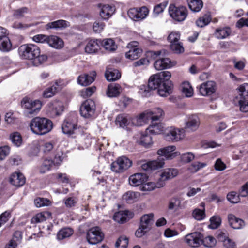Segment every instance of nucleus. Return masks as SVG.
Wrapping results in <instances>:
<instances>
[{"mask_svg": "<svg viewBox=\"0 0 248 248\" xmlns=\"http://www.w3.org/2000/svg\"><path fill=\"white\" fill-rule=\"evenodd\" d=\"M171 73L168 71H162L150 77L148 87L141 86L139 93L144 97L151 94V90L158 89V93L160 96L166 97L172 93L173 85L170 80Z\"/></svg>", "mask_w": 248, "mask_h": 248, "instance_id": "obj_1", "label": "nucleus"}, {"mask_svg": "<svg viewBox=\"0 0 248 248\" xmlns=\"http://www.w3.org/2000/svg\"><path fill=\"white\" fill-rule=\"evenodd\" d=\"M30 126L34 134L43 135L49 132L53 128V123L49 119L36 117L31 122Z\"/></svg>", "mask_w": 248, "mask_h": 248, "instance_id": "obj_2", "label": "nucleus"}, {"mask_svg": "<svg viewBox=\"0 0 248 248\" xmlns=\"http://www.w3.org/2000/svg\"><path fill=\"white\" fill-rule=\"evenodd\" d=\"M21 104L24 115L29 117L36 115L42 107V103L39 100H32L28 97H24Z\"/></svg>", "mask_w": 248, "mask_h": 248, "instance_id": "obj_3", "label": "nucleus"}, {"mask_svg": "<svg viewBox=\"0 0 248 248\" xmlns=\"http://www.w3.org/2000/svg\"><path fill=\"white\" fill-rule=\"evenodd\" d=\"M18 52L22 59L33 60L40 54V49L33 44H24L19 47Z\"/></svg>", "mask_w": 248, "mask_h": 248, "instance_id": "obj_4", "label": "nucleus"}, {"mask_svg": "<svg viewBox=\"0 0 248 248\" xmlns=\"http://www.w3.org/2000/svg\"><path fill=\"white\" fill-rule=\"evenodd\" d=\"M153 218L154 215L152 213L145 214L140 217V226L135 232L136 237L140 238L150 230L154 222Z\"/></svg>", "mask_w": 248, "mask_h": 248, "instance_id": "obj_5", "label": "nucleus"}, {"mask_svg": "<svg viewBox=\"0 0 248 248\" xmlns=\"http://www.w3.org/2000/svg\"><path fill=\"white\" fill-rule=\"evenodd\" d=\"M62 129L63 133L71 136L72 137H77L80 134L81 130L77 128L76 118H67L62 125Z\"/></svg>", "mask_w": 248, "mask_h": 248, "instance_id": "obj_6", "label": "nucleus"}, {"mask_svg": "<svg viewBox=\"0 0 248 248\" xmlns=\"http://www.w3.org/2000/svg\"><path fill=\"white\" fill-rule=\"evenodd\" d=\"M132 162L127 157L122 156L118 157L111 164V170L116 173H122L129 168Z\"/></svg>", "mask_w": 248, "mask_h": 248, "instance_id": "obj_7", "label": "nucleus"}, {"mask_svg": "<svg viewBox=\"0 0 248 248\" xmlns=\"http://www.w3.org/2000/svg\"><path fill=\"white\" fill-rule=\"evenodd\" d=\"M187 10L185 6L176 7L173 4H170L169 7L170 16L177 21H184L187 16Z\"/></svg>", "mask_w": 248, "mask_h": 248, "instance_id": "obj_8", "label": "nucleus"}, {"mask_svg": "<svg viewBox=\"0 0 248 248\" xmlns=\"http://www.w3.org/2000/svg\"><path fill=\"white\" fill-rule=\"evenodd\" d=\"M104 237V233L100 227L98 226L90 228L87 232V240L89 243L92 245H95L101 242Z\"/></svg>", "mask_w": 248, "mask_h": 248, "instance_id": "obj_9", "label": "nucleus"}, {"mask_svg": "<svg viewBox=\"0 0 248 248\" xmlns=\"http://www.w3.org/2000/svg\"><path fill=\"white\" fill-rule=\"evenodd\" d=\"M185 130L175 127H170L164 134V138L167 141L177 142L185 136Z\"/></svg>", "mask_w": 248, "mask_h": 248, "instance_id": "obj_10", "label": "nucleus"}, {"mask_svg": "<svg viewBox=\"0 0 248 248\" xmlns=\"http://www.w3.org/2000/svg\"><path fill=\"white\" fill-rule=\"evenodd\" d=\"M149 10L145 6L140 8H131L128 11L129 17L134 21H140L144 19L148 15Z\"/></svg>", "mask_w": 248, "mask_h": 248, "instance_id": "obj_11", "label": "nucleus"}, {"mask_svg": "<svg viewBox=\"0 0 248 248\" xmlns=\"http://www.w3.org/2000/svg\"><path fill=\"white\" fill-rule=\"evenodd\" d=\"M203 235L198 232H195L186 235L185 237V242L189 246L197 248L202 243Z\"/></svg>", "mask_w": 248, "mask_h": 248, "instance_id": "obj_12", "label": "nucleus"}, {"mask_svg": "<svg viewBox=\"0 0 248 248\" xmlns=\"http://www.w3.org/2000/svg\"><path fill=\"white\" fill-rule=\"evenodd\" d=\"M95 105L94 101L91 99L86 100L80 107V112L84 118H90L94 113Z\"/></svg>", "mask_w": 248, "mask_h": 248, "instance_id": "obj_13", "label": "nucleus"}, {"mask_svg": "<svg viewBox=\"0 0 248 248\" xmlns=\"http://www.w3.org/2000/svg\"><path fill=\"white\" fill-rule=\"evenodd\" d=\"M139 43L137 41L130 42L127 47L129 50L125 53L126 58L133 60L140 57L142 53V50L138 47Z\"/></svg>", "mask_w": 248, "mask_h": 248, "instance_id": "obj_14", "label": "nucleus"}, {"mask_svg": "<svg viewBox=\"0 0 248 248\" xmlns=\"http://www.w3.org/2000/svg\"><path fill=\"white\" fill-rule=\"evenodd\" d=\"M178 170L174 168L165 169L160 174V177L158 180V187H162L165 185V181L172 179L178 174Z\"/></svg>", "mask_w": 248, "mask_h": 248, "instance_id": "obj_15", "label": "nucleus"}, {"mask_svg": "<svg viewBox=\"0 0 248 248\" xmlns=\"http://www.w3.org/2000/svg\"><path fill=\"white\" fill-rule=\"evenodd\" d=\"M176 147L174 145L169 146L158 150L157 153L160 157L166 159H172L180 155V152H175Z\"/></svg>", "mask_w": 248, "mask_h": 248, "instance_id": "obj_16", "label": "nucleus"}, {"mask_svg": "<svg viewBox=\"0 0 248 248\" xmlns=\"http://www.w3.org/2000/svg\"><path fill=\"white\" fill-rule=\"evenodd\" d=\"M64 110L63 103L58 100H54L48 104L49 115L55 117L62 114Z\"/></svg>", "mask_w": 248, "mask_h": 248, "instance_id": "obj_17", "label": "nucleus"}, {"mask_svg": "<svg viewBox=\"0 0 248 248\" xmlns=\"http://www.w3.org/2000/svg\"><path fill=\"white\" fill-rule=\"evenodd\" d=\"M198 89L202 96L210 95L216 92V84L213 81H208L202 84Z\"/></svg>", "mask_w": 248, "mask_h": 248, "instance_id": "obj_18", "label": "nucleus"}, {"mask_svg": "<svg viewBox=\"0 0 248 248\" xmlns=\"http://www.w3.org/2000/svg\"><path fill=\"white\" fill-rule=\"evenodd\" d=\"M164 164V158L159 156L157 160L149 161L141 165L142 170L149 171L152 170H156L163 167Z\"/></svg>", "mask_w": 248, "mask_h": 248, "instance_id": "obj_19", "label": "nucleus"}, {"mask_svg": "<svg viewBox=\"0 0 248 248\" xmlns=\"http://www.w3.org/2000/svg\"><path fill=\"white\" fill-rule=\"evenodd\" d=\"M147 175L143 173H137L131 175L129 178L130 185L133 186H137L143 184L147 181Z\"/></svg>", "mask_w": 248, "mask_h": 248, "instance_id": "obj_20", "label": "nucleus"}, {"mask_svg": "<svg viewBox=\"0 0 248 248\" xmlns=\"http://www.w3.org/2000/svg\"><path fill=\"white\" fill-rule=\"evenodd\" d=\"M98 6L100 8V16L104 20L109 18L115 11V7L108 4H100Z\"/></svg>", "mask_w": 248, "mask_h": 248, "instance_id": "obj_21", "label": "nucleus"}, {"mask_svg": "<svg viewBox=\"0 0 248 248\" xmlns=\"http://www.w3.org/2000/svg\"><path fill=\"white\" fill-rule=\"evenodd\" d=\"M173 65V62H171L168 58L158 59L154 62V67L157 70L170 68Z\"/></svg>", "mask_w": 248, "mask_h": 248, "instance_id": "obj_22", "label": "nucleus"}, {"mask_svg": "<svg viewBox=\"0 0 248 248\" xmlns=\"http://www.w3.org/2000/svg\"><path fill=\"white\" fill-rule=\"evenodd\" d=\"M182 198L178 196L171 198L168 202V208L170 210L176 211L184 208V205L182 204Z\"/></svg>", "mask_w": 248, "mask_h": 248, "instance_id": "obj_23", "label": "nucleus"}, {"mask_svg": "<svg viewBox=\"0 0 248 248\" xmlns=\"http://www.w3.org/2000/svg\"><path fill=\"white\" fill-rule=\"evenodd\" d=\"M96 75V73L94 71H92L90 75L86 74L81 75L78 78V82L82 86H88L94 80Z\"/></svg>", "mask_w": 248, "mask_h": 248, "instance_id": "obj_24", "label": "nucleus"}, {"mask_svg": "<svg viewBox=\"0 0 248 248\" xmlns=\"http://www.w3.org/2000/svg\"><path fill=\"white\" fill-rule=\"evenodd\" d=\"M133 215V214L132 213L127 210L119 211L114 214L113 219L119 223H123L129 220L130 218H132Z\"/></svg>", "mask_w": 248, "mask_h": 248, "instance_id": "obj_25", "label": "nucleus"}, {"mask_svg": "<svg viewBox=\"0 0 248 248\" xmlns=\"http://www.w3.org/2000/svg\"><path fill=\"white\" fill-rule=\"evenodd\" d=\"M228 220L230 225L234 229H240L245 226L244 221L233 214L228 215Z\"/></svg>", "mask_w": 248, "mask_h": 248, "instance_id": "obj_26", "label": "nucleus"}, {"mask_svg": "<svg viewBox=\"0 0 248 248\" xmlns=\"http://www.w3.org/2000/svg\"><path fill=\"white\" fill-rule=\"evenodd\" d=\"M10 182L15 186L20 187L25 184V178L22 173L15 172L11 175Z\"/></svg>", "mask_w": 248, "mask_h": 248, "instance_id": "obj_27", "label": "nucleus"}, {"mask_svg": "<svg viewBox=\"0 0 248 248\" xmlns=\"http://www.w3.org/2000/svg\"><path fill=\"white\" fill-rule=\"evenodd\" d=\"M199 125V118L196 115H192L188 118L187 121L186 122L185 128L194 131L198 129Z\"/></svg>", "mask_w": 248, "mask_h": 248, "instance_id": "obj_28", "label": "nucleus"}, {"mask_svg": "<svg viewBox=\"0 0 248 248\" xmlns=\"http://www.w3.org/2000/svg\"><path fill=\"white\" fill-rule=\"evenodd\" d=\"M47 44L51 47L56 49H60L64 46V42L57 36L50 35Z\"/></svg>", "mask_w": 248, "mask_h": 248, "instance_id": "obj_29", "label": "nucleus"}, {"mask_svg": "<svg viewBox=\"0 0 248 248\" xmlns=\"http://www.w3.org/2000/svg\"><path fill=\"white\" fill-rule=\"evenodd\" d=\"M122 88L118 84H110L106 91V94L109 97H115L120 95L122 92Z\"/></svg>", "mask_w": 248, "mask_h": 248, "instance_id": "obj_30", "label": "nucleus"}, {"mask_svg": "<svg viewBox=\"0 0 248 248\" xmlns=\"http://www.w3.org/2000/svg\"><path fill=\"white\" fill-rule=\"evenodd\" d=\"M101 40H91L85 46V52L88 53H95L100 48Z\"/></svg>", "mask_w": 248, "mask_h": 248, "instance_id": "obj_31", "label": "nucleus"}, {"mask_svg": "<svg viewBox=\"0 0 248 248\" xmlns=\"http://www.w3.org/2000/svg\"><path fill=\"white\" fill-rule=\"evenodd\" d=\"M69 26L68 22L64 20H58L49 22L46 25V29L49 30L54 29L56 30L66 28Z\"/></svg>", "mask_w": 248, "mask_h": 248, "instance_id": "obj_32", "label": "nucleus"}, {"mask_svg": "<svg viewBox=\"0 0 248 248\" xmlns=\"http://www.w3.org/2000/svg\"><path fill=\"white\" fill-rule=\"evenodd\" d=\"M105 77L109 81H115L120 78L121 73L117 69L108 68L105 72Z\"/></svg>", "mask_w": 248, "mask_h": 248, "instance_id": "obj_33", "label": "nucleus"}, {"mask_svg": "<svg viewBox=\"0 0 248 248\" xmlns=\"http://www.w3.org/2000/svg\"><path fill=\"white\" fill-rule=\"evenodd\" d=\"M12 49V45L8 35L0 38V50L4 52H8Z\"/></svg>", "mask_w": 248, "mask_h": 248, "instance_id": "obj_34", "label": "nucleus"}, {"mask_svg": "<svg viewBox=\"0 0 248 248\" xmlns=\"http://www.w3.org/2000/svg\"><path fill=\"white\" fill-rule=\"evenodd\" d=\"M164 127L160 123L155 121L146 129V132H149L153 134H159L163 131Z\"/></svg>", "mask_w": 248, "mask_h": 248, "instance_id": "obj_35", "label": "nucleus"}, {"mask_svg": "<svg viewBox=\"0 0 248 248\" xmlns=\"http://www.w3.org/2000/svg\"><path fill=\"white\" fill-rule=\"evenodd\" d=\"M131 119L130 118L124 114L119 115L116 119V124L120 127L124 128L130 124Z\"/></svg>", "mask_w": 248, "mask_h": 248, "instance_id": "obj_36", "label": "nucleus"}, {"mask_svg": "<svg viewBox=\"0 0 248 248\" xmlns=\"http://www.w3.org/2000/svg\"><path fill=\"white\" fill-rule=\"evenodd\" d=\"M189 9L194 12H199L203 7L202 0H187Z\"/></svg>", "mask_w": 248, "mask_h": 248, "instance_id": "obj_37", "label": "nucleus"}, {"mask_svg": "<svg viewBox=\"0 0 248 248\" xmlns=\"http://www.w3.org/2000/svg\"><path fill=\"white\" fill-rule=\"evenodd\" d=\"M231 33L230 29L228 27L217 28L216 30L215 35L219 39H224L229 36Z\"/></svg>", "mask_w": 248, "mask_h": 248, "instance_id": "obj_38", "label": "nucleus"}, {"mask_svg": "<svg viewBox=\"0 0 248 248\" xmlns=\"http://www.w3.org/2000/svg\"><path fill=\"white\" fill-rule=\"evenodd\" d=\"M238 95L236 97V100L248 99V84L244 83L238 88Z\"/></svg>", "mask_w": 248, "mask_h": 248, "instance_id": "obj_39", "label": "nucleus"}, {"mask_svg": "<svg viewBox=\"0 0 248 248\" xmlns=\"http://www.w3.org/2000/svg\"><path fill=\"white\" fill-rule=\"evenodd\" d=\"M51 214L48 212H44L36 214L31 219V223L35 224L45 221Z\"/></svg>", "mask_w": 248, "mask_h": 248, "instance_id": "obj_40", "label": "nucleus"}, {"mask_svg": "<svg viewBox=\"0 0 248 248\" xmlns=\"http://www.w3.org/2000/svg\"><path fill=\"white\" fill-rule=\"evenodd\" d=\"M218 238L223 242V245L226 248H236L235 243L226 236L224 233L221 232L219 234Z\"/></svg>", "mask_w": 248, "mask_h": 248, "instance_id": "obj_41", "label": "nucleus"}, {"mask_svg": "<svg viewBox=\"0 0 248 248\" xmlns=\"http://www.w3.org/2000/svg\"><path fill=\"white\" fill-rule=\"evenodd\" d=\"M102 46L107 50L112 51L115 50L117 48L114 41L111 38L105 39L101 40V43Z\"/></svg>", "mask_w": 248, "mask_h": 248, "instance_id": "obj_42", "label": "nucleus"}, {"mask_svg": "<svg viewBox=\"0 0 248 248\" xmlns=\"http://www.w3.org/2000/svg\"><path fill=\"white\" fill-rule=\"evenodd\" d=\"M73 233L72 229L66 227L60 230L57 233V238L59 240H62L65 238L69 237Z\"/></svg>", "mask_w": 248, "mask_h": 248, "instance_id": "obj_43", "label": "nucleus"}, {"mask_svg": "<svg viewBox=\"0 0 248 248\" xmlns=\"http://www.w3.org/2000/svg\"><path fill=\"white\" fill-rule=\"evenodd\" d=\"M148 133L145 132V133L142 134L140 140L138 141L140 144L145 147H148L152 144V137Z\"/></svg>", "mask_w": 248, "mask_h": 248, "instance_id": "obj_44", "label": "nucleus"}, {"mask_svg": "<svg viewBox=\"0 0 248 248\" xmlns=\"http://www.w3.org/2000/svg\"><path fill=\"white\" fill-rule=\"evenodd\" d=\"M30 12L29 9L27 7H22L13 10V16L16 19H20Z\"/></svg>", "mask_w": 248, "mask_h": 248, "instance_id": "obj_45", "label": "nucleus"}, {"mask_svg": "<svg viewBox=\"0 0 248 248\" xmlns=\"http://www.w3.org/2000/svg\"><path fill=\"white\" fill-rule=\"evenodd\" d=\"M182 91L187 97H191L193 94V90L189 82H184L181 85Z\"/></svg>", "mask_w": 248, "mask_h": 248, "instance_id": "obj_46", "label": "nucleus"}, {"mask_svg": "<svg viewBox=\"0 0 248 248\" xmlns=\"http://www.w3.org/2000/svg\"><path fill=\"white\" fill-rule=\"evenodd\" d=\"M53 165L55 164L53 160L48 159L44 160L40 168V173H45L49 171Z\"/></svg>", "mask_w": 248, "mask_h": 248, "instance_id": "obj_47", "label": "nucleus"}, {"mask_svg": "<svg viewBox=\"0 0 248 248\" xmlns=\"http://www.w3.org/2000/svg\"><path fill=\"white\" fill-rule=\"evenodd\" d=\"M10 139L12 143L16 146L19 147L22 143V139L20 134L18 132H15L11 134Z\"/></svg>", "mask_w": 248, "mask_h": 248, "instance_id": "obj_48", "label": "nucleus"}, {"mask_svg": "<svg viewBox=\"0 0 248 248\" xmlns=\"http://www.w3.org/2000/svg\"><path fill=\"white\" fill-rule=\"evenodd\" d=\"M211 18L208 14H205L200 17L196 22V25L200 27H203L208 25L211 21Z\"/></svg>", "mask_w": 248, "mask_h": 248, "instance_id": "obj_49", "label": "nucleus"}, {"mask_svg": "<svg viewBox=\"0 0 248 248\" xmlns=\"http://www.w3.org/2000/svg\"><path fill=\"white\" fill-rule=\"evenodd\" d=\"M128 244V239L125 236H120L115 243L116 248H126Z\"/></svg>", "mask_w": 248, "mask_h": 248, "instance_id": "obj_50", "label": "nucleus"}, {"mask_svg": "<svg viewBox=\"0 0 248 248\" xmlns=\"http://www.w3.org/2000/svg\"><path fill=\"white\" fill-rule=\"evenodd\" d=\"M57 84L54 85L46 89L43 93V96L45 98H49L55 94L57 91Z\"/></svg>", "mask_w": 248, "mask_h": 248, "instance_id": "obj_51", "label": "nucleus"}, {"mask_svg": "<svg viewBox=\"0 0 248 248\" xmlns=\"http://www.w3.org/2000/svg\"><path fill=\"white\" fill-rule=\"evenodd\" d=\"M136 193L133 191H128L123 196V199L128 203L133 202L137 198Z\"/></svg>", "mask_w": 248, "mask_h": 248, "instance_id": "obj_52", "label": "nucleus"}, {"mask_svg": "<svg viewBox=\"0 0 248 248\" xmlns=\"http://www.w3.org/2000/svg\"><path fill=\"white\" fill-rule=\"evenodd\" d=\"M240 195H238L235 191H232L229 193L227 195V200L232 203H237L240 201Z\"/></svg>", "mask_w": 248, "mask_h": 248, "instance_id": "obj_53", "label": "nucleus"}, {"mask_svg": "<svg viewBox=\"0 0 248 248\" xmlns=\"http://www.w3.org/2000/svg\"><path fill=\"white\" fill-rule=\"evenodd\" d=\"M216 244V240L212 236H209L205 238H202V243L204 246L206 247H213Z\"/></svg>", "mask_w": 248, "mask_h": 248, "instance_id": "obj_54", "label": "nucleus"}, {"mask_svg": "<svg viewBox=\"0 0 248 248\" xmlns=\"http://www.w3.org/2000/svg\"><path fill=\"white\" fill-rule=\"evenodd\" d=\"M155 188H159L158 187V181L156 183L154 182L144 183L140 186V189L142 191H151Z\"/></svg>", "mask_w": 248, "mask_h": 248, "instance_id": "obj_55", "label": "nucleus"}, {"mask_svg": "<svg viewBox=\"0 0 248 248\" xmlns=\"http://www.w3.org/2000/svg\"><path fill=\"white\" fill-rule=\"evenodd\" d=\"M170 47L172 51L177 54H180L184 51V48L180 42L170 44Z\"/></svg>", "mask_w": 248, "mask_h": 248, "instance_id": "obj_56", "label": "nucleus"}, {"mask_svg": "<svg viewBox=\"0 0 248 248\" xmlns=\"http://www.w3.org/2000/svg\"><path fill=\"white\" fill-rule=\"evenodd\" d=\"M221 218L218 216H213L210 218V224L209 225L210 228L215 229L217 228L220 225Z\"/></svg>", "mask_w": 248, "mask_h": 248, "instance_id": "obj_57", "label": "nucleus"}, {"mask_svg": "<svg viewBox=\"0 0 248 248\" xmlns=\"http://www.w3.org/2000/svg\"><path fill=\"white\" fill-rule=\"evenodd\" d=\"M63 201L67 208H72L76 206L78 200L76 197H71L64 199Z\"/></svg>", "mask_w": 248, "mask_h": 248, "instance_id": "obj_58", "label": "nucleus"}, {"mask_svg": "<svg viewBox=\"0 0 248 248\" xmlns=\"http://www.w3.org/2000/svg\"><path fill=\"white\" fill-rule=\"evenodd\" d=\"M180 34L178 32L173 31L168 37V40L170 44L180 42Z\"/></svg>", "mask_w": 248, "mask_h": 248, "instance_id": "obj_59", "label": "nucleus"}, {"mask_svg": "<svg viewBox=\"0 0 248 248\" xmlns=\"http://www.w3.org/2000/svg\"><path fill=\"white\" fill-rule=\"evenodd\" d=\"M236 100L238 103L239 109L241 112H248V99H242Z\"/></svg>", "mask_w": 248, "mask_h": 248, "instance_id": "obj_60", "label": "nucleus"}, {"mask_svg": "<svg viewBox=\"0 0 248 248\" xmlns=\"http://www.w3.org/2000/svg\"><path fill=\"white\" fill-rule=\"evenodd\" d=\"M48 38L49 36L43 34H38L33 37V40L36 43L47 44Z\"/></svg>", "mask_w": 248, "mask_h": 248, "instance_id": "obj_61", "label": "nucleus"}, {"mask_svg": "<svg viewBox=\"0 0 248 248\" xmlns=\"http://www.w3.org/2000/svg\"><path fill=\"white\" fill-rule=\"evenodd\" d=\"M192 216L197 220H202L205 217L204 210L196 209L193 211Z\"/></svg>", "mask_w": 248, "mask_h": 248, "instance_id": "obj_62", "label": "nucleus"}, {"mask_svg": "<svg viewBox=\"0 0 248 248\" xmlns=\"http://www.w3.org/2000/svg\"><path fill=\"white\" fill-rule=\"evenodd\" d=\"M49 200L43 198H38L34 200V204L37 207H40L49 204Z\"/></svg>", "mask_w": 248, "mask_h": 248, "instance_id": "obj_63", "label": "nucleus"}, {"mask_svg": "<svg viewBox=\"0 0 248 248\" xmlns=\"http://www.w3.org/2000/svg\"><path fill=\"white\" fill-rule=\"evenodd\" d=\"M181 160L184 163H189L194 158V155L191 152H187L181 155Z\"/></svg>", "mask_w": 248, "mask_h": 248, "instance_id": "obj_64", "label": "nucleus"}]
</instances>
